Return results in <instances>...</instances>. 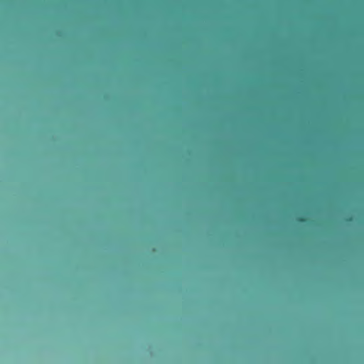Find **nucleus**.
Segmentation results:
<instances>
[{
    "label": "nucleus",
    "instance_id": "f03ea898",
    "mask_svg": "<svg viewBox=\"0 0 364 364\" xmlns=\"http://www.w3.org/2000/svg\"><path fill=\"white\" fill-rule=\"evenodd\" d=\"M347 220L348 221H351L352 220V218H349Z\"/></svg>",
    "mask_w": 364,
    "mask_h": 364
},
{
    "label": "nucleus",
    "instance_id": "f257e3e1",
    "mask_svg": "<svg viewBox=\"0 0 364 364\" xmlns=\"http://www.w3.org/2000/svg\"><path fill=\"white\" fill-rule=\"evenodd\" d=\"M296 221L299 222V223H306L307 221V218L306 217H304V216H300V217L296 218Z\"/></svg>",
    "mask_w": 364,
    "mask_h": 364
}]
</instances>
